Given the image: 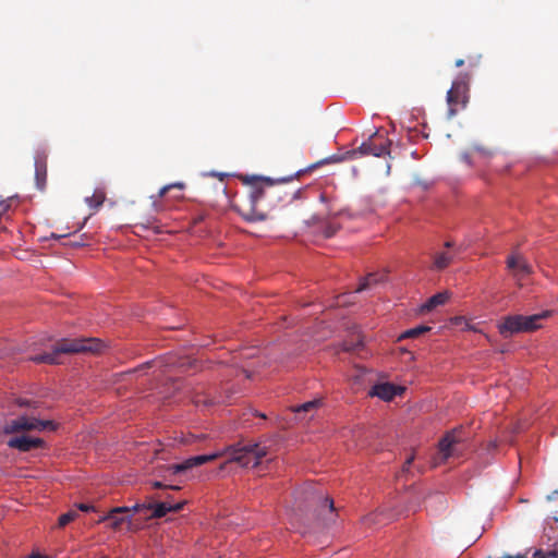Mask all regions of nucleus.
Listing matches in <instances>:
<instances>
[{"mask_svg": "<svg viewBox=\"0 0 558 558\" xmlns=\"http://www.w3.org/2000/svg\"><path fill=\"white\" fill-rule=\"evenodd\" d=\"M363 347V339L357 336V339L355 341H343L342 343V350L347 352H356L360 348Z\"/></svg>", "mask_w": 558, "mask_h": 558, "instance_id": "24", "label": "nucleus"}, {"mask_svg": "<svg viewBox=\"0 0 558 558\" xmlns=\"http://www.w3.org/2000/svg\"><path fill=\"white\" fill-rule=\"evenodd\" d=\"M460 442V438L456 432L447 433L438 444L440 461H447L449 458L454 457L457 452V445Z\"/></svg>", "mask_w": 558, "mask_h": 558, "instance_id": "14", "label": "nucleus"}, {"mask_svg": "<svg viewBox=\"0 0 558 558\" xmlns=\"http://www.w3.org/2000/svg\"><path fill=\"white\" fill-rule=\"evenodd\" d=\"M57 426L58 425L50 420H40L33 415H19L4 423L3 433L5 435H12L32 430H56Z\"/></svg>", "mask_w": 558, "mask_h": 558, "instance_id": "5", "label": "nucleus"}, {"mask_svg": "<svg viewBox=\"0 0 558 558\" xmlns=\"http://www.w3.org/2000/svg\"><path fill=\"white\" fill-rule=\"evenodd\" d=\"M381 515V512H373V513H369L367 515L364 517L363 519V523L366 525V526H372L374 524H377L379 523V517Z\"/></svg>", "mask_w": 558, "mask_h": 558, "instance_id": "27", "label": "nucleus"}, {"mask_svg": "<svg viewBox=\"0 0 558 558\" xmlns=\"http://www.w3.org/2000/svg\"><path fill=\"white\" fill-rule=\"evenodd\" d=\"M319 199L320 202L323 203H328L329 202V198L327 196V194L325 192H322L320 195H319Z\"/></svg>", "mask_w": 558, "mask_h": 558, "instance_id": "36", "label": "nucleus"}, {"mask_svg": "<svg viewBox=\"0 0 558 558\" xmlns=\"http://www.w3.org/2000/svg\"><path fill=\"white\" fill-rule=\"evenodd\" d=\"M159 497H160V498H163V496H159ZM163 501H171L170 496H168V495H167V496H165V500H163Z\"/></svg>", "mask_w": 558, "mask_h": 558, "instance_id": "43", "label": "nucleus"}, {"mask_svg": "<svg viewBox=\"0 0 558 558\" xmlns=\"http://www.w3.org/2000/svg\"><path fill=\"white\" fill-rule=\"evenodd\" d=\"M413 460H414V456H413V454H411V456L405 460V462H404V464H403V470H402L403 472H407V471L409 470V466H410V464L413 462Z\"/></svg>", "mask_w": 558, "mask_h": 558, "instance_id": "35", "label": "nucleus"}, {"mask_svg": "<svg viewBox=\"0 0 558 558\" xmlns=\"http://www.w3.org/2000/svg\"><path fill=\"white\" fill-rule=\"evenodd\" d=\"M28 558H48V557L41 556L39 554H32L31 556H28Z\"/></svg>", "mask_w": 558, "mask_h": 558, "instance_id": "41", "label": "nucleus"}, {"mask_svg": "<svg viewBox=\"0 0 558 558\" xmlns=\"http://www.w3.org/2000/svg\"><path fill=\"white\" fill-rule=\"evenodd\" d=\"M444 247V251H437L432 255L433 263L430 267L433 270L441 271L446 269L457 255L452 241L445 242Z\"/></svg>", "mask_w": 558, "mask_h": 558, "instance_id": "11", "label": "nucleus"}, {"mask_svg": "<svg viewBox=\"0 0 558 558\" xmlns=\"http://www.w3.org/2000/svg\"><path fill=\"white\" fill-rule=\"evenodd\" d=\"M153 487L154 488H170V489H173V490L180 489L179 486H168V485H163L161 482H154L153 483Z\"/></svg>", "mask_w": 558, "mask_h": 558, "instance_id": "33", "label": "nucleus"}, {"mask_svg": "<svg viewBox=\"0 0 558 558\" xmlns=\"http://www.w3.org/2000/svg\"><path fill=\"white\" fill-rule=\"evenodd\" d=\"M533 558H558V539L553 546L546 550L537 549L533 554Z\"/></svg>", "mask_w": 558, "mask_h": 558, "instance_id": "21", "label": "nucleus"}, {"mask_svg": "<svg viewBox=\"0 0 558 558\" xmlns=\"http://www.w3.org/2000/svg\"><path fill=\"white\" fill-rule=\"evenodd\" d=\"M391 142L374 133L367 142L363 143L359 150L362 155H372L375 157H384L390 154Z\"/></svg>", "mask_w": 558, "mask_h": 558, "instance_id": "7", "label": "nucleus"}, {"mask_svg": "<svg viewBox=\"0 0 558 558\" xmlns=\"http://www.w3.org/2000/svg\"><path fill=\"white\" fill-rule=\"evenodd\" d=\"M340 158L336 157V156H331V157H328V158H325L316 163H313L312 166L308 167V170H314L316 169L317 167L322 166V165H326V163H331V162H337L339 161Z\"/></svg>", "mask_w": 558, "mask_h": 558, "instance_id": "29", "label": "nucleus"}, {"mask_svg": "<svg viewBox=\"0 0 558 558\" xmlns=\"http://www.w3.org/2000/svg\"><path fill=\"white\" fill-rule=\"evenodd\" d=\"M172 189L183 190L184 189V184L178 182V183H172V184L165 185L163 187H161L159 190L158 197H163Z\"/></svg>", "mask_w": 558, "mask_h": 558, "instance_id": "28", "label": "nucleus"}, {"mask_svg": "<svg viewBox=\"0 0 558 558\" xmlns=\"http://www.w3.org/2000/svg\"><path fill=\"white\" fill-rule=\"evenodd\" d=\"M47 154L37 151L35 155V184L39 191H45L47 186Z\"/></svg>", "mask_w": 558, "mask_h": 558, "instance_id": "15", "label": "nucleus"}, {"mask_svg": "<svg viewBox=\"0 0 558 558\" xmlns=\"http://www.w3.org/2000/svg\"><path fill=\"white\" fill-rule=\"evenodd\" d=\"M17 403H19V405H21V407H28V405H29V401H27V400H23V399H20V400L17 401Z\"/></svg>", "mask_w": 558, "mask_h": 558, "instance_id": "37", "label": "nucleus"}, {"mask_svg": "<svg viewBox=\"0 0 558 558\" xmlns=\"http://www.w3.org/2000/svg\"><path fill=\"white\" fill-rule=\"evenodd\" d=\"M229 461L236 462L244 468H256L262 460L268 454L266 446L260 444H236L229 448Z\"/></svg>", "mask_w": 558, "mask_h": 558, "instance_id": "4", "label": "nucleus"}, {"mask_svg": "<svg viewBox=\"0 0 558 558\" xmlns=\"http://www.w3.org/2000/svg\"><path fill=\"white\" fill-rule=\"evenodd\" d=\"M76 517L77 512L75 510H70L59 517L58 524L60 527H63L73 520H75Z\"/></svg>", "mask_w": 558, "mask_h": 558, "instance_id": "25", "label": "nucleus"}, {"mask_svg": "<svg viewBox=\"0 0 558 558\" xmlns=\"http://www.w3.org/2000/svg\"><path fill=\"white\" fill-rule=\"evenodd\" d=\"M185 500L172 504V501H160L156 504H148L147 510H151L150 518H162L168 512H179L183 509Z\"/></svg>", "mask_w": 558, "mask_h": 558, "instance_id": "16", "label": "nucleus"}, {"mask_svg": "<svg viewBox=\"0 0 558 558\" xmlns=\"http://www.w3.org/2000/svg\"><path fill=\"white\" fill-rule=\"evenodd\" d=\"M129 508H130V512L136 513V512H141L143 510H147V505L135 504L133 507H129Z\"/></svg>", "mask_w": 558, "mask_h": 558, "instance_id": "32", "label": "nucleus"}, {"mask_svg": "<svg viewBox=\"0 0 558 558\" xmlns=\"http://www.w3.org/2000/svg\"><path fill=\"white\" fill-rule=\"evenodd\" d=\"M328 215H335V213H333L331 207H328Z\"/></svg>", "mask_w": 558, "mask_h": 558, "instance_id": "44", "label": "nucleus"}, {"mask_svg": "<svg viewBox=\"0 0 558 558\" xmlns=\"http://www.w3.org/2000/svg\"><path fill=\"white\" fill-rule=\"evenodd\" d=\"M155 364H156V362H147V363L143 364V365L141 366V368H144V367H151V366H154Z\"/></svg>", "mask_w": 558, "mask_h": 558, "instance_id": "39", "label": "nucleus"}, {"mask_svg": "<svg viewBox=\"0 0 558 558\" xmlns=\"http://www.w3.org/2000/svg\"><path fill=\"white\" fill-rule=\"evenodd\" d=\"M336 230L335 229H328L326 231V236H332L335 234Z\"/></svg>", "mask_w": 558, "mask_h": 558, "instance_id": "40", "label": "nucleus"}, {"mask_svg": "<svg viewBox=\"0 0 558 558\" xmlns=\"http://www.w3.org/2000/svg\"><path fill=\"white\" fill-rule=\"evenodd\" d=\"M379 281L378 276L375 274H368L365 278H363L356 288L355 292H362L367 289H371Z\"/></svg>", "mask_w": 558, "mask_h": 558, "instance_id": "23", "label": "nucleus"}, {"mask_svg": "<svg viewBox=\"0 0 558 558\" xmlns=\"http://www.w3.org/2000/svg\"><path fill=\"white\" fill-rule=\"evenodd\" d=\"M221 456H222L221 452H216V453H210V454H199V456L191 457L181 463H175V464L170 465L169 471L172 474L183 473V472H186L195 466H199L207 462L214 461Z\"/></svg>", "mask_w": 558, "mask_h": 558, "instance_id": "9", "label": "nucleus"}, {"mask_svg": "<svg viewBox=\"0 0 558 558\" xmlns=\"http://www.w3.org/2000/svg\"><path fill=\"white\" fill-rule=\"evenodd\" d=\"M253 186L250 194V202L252 209L244 215L247 221H264L267 216L264 213L255 210V204L260 199H267L271 208L277 207L279 204H289L300 194V190L293 193L286 192L280 186H275V183L269 178H253Z\"/></svg>", "mask_w": 558, "mask_h": 558, "instance_id": "1", "label": "nucleus"}, {"mask_svg": "<svg viewBox=\"0 0 558 558\" xmlns=\"http://www.w3.org/2000/svg\"><path fill=\"white\" fill-rule=\"evenodd\" d=\"M106 199V195L102 191H95L92 196L85 198L86 203L90 208H99Z\"/></svg>", "mask_w": 558, "mask_h": 558, "instance_id": "22", "label": "nucleus"}, {"mask_svg": "<svg viewBox=\"0 0 558 558\" xmlns=\"http://www.w3.org/2000/svg\"><path fill=\"white\" fill-rule=\"evenodd\" d=\"M403 390L404 388L395 386L393 384L383 383L373 386L369 395L376 396L385 401H390L393 399V397L401 395Z\"/></svg>", "mask_w": 558, "mask_h": 558, "instance_id": "17", "label": "nucleus"}, {"mask_svg": "<svg viewBox=\"0 0 558 558\" xmlns=\"http://www.w3.org/2000/svg\"><path fill=\"white\" fill-rule=\"evenodd\" d=\"M507 267L518 280H524L533 274L532 265L521 255H510L507 258Z\"/></svg>", "mask_w": 558, "mask_h": 558, "instance_id": "10", "label": "nucleus"}, {"mask_svg": "<svg viewBox=\"0 0 558 558\" xmlns=\"http://www.w3.org/2000/svg\"><path fill=\"white\" fill-rule=\"evenodd\" d=\"M550 315V311H544L530 316L509 315L498 325V329L505 338L514 333L532 332L541 328V320L548 318Z\"/></svg>", "mask_w": 558, "mask_h": 558, "instance_id": "3", "label": "nucleus"}, {"mask_svg": "<svg viewBox=\"0 0 558 558\" xmlns=\"http://www.w3.org/2000/svg\"><path fill=\"white\" fill-rule=\"evenodd\" d=\"M187 364H190V362H187L185 360L178 361V362H174L172 360H168L167 363H166L167 366H178V367H181V368H184Z\"/></svg>", "mask_w": 558, "mask_h": 558, "instance_id": "31", "label": "nucleus"}, {"mask_svg": "<svg viewBox=\"0 0 558 558\" xmlns=\"http://www.w3.org/2000/svg\"><path fill=\"white\" fill-rule=\"evenodd\" d=\"M110 521V526L113 530L120 529L123 523H128L131 527L132 517L130 515L129 507H116L109 511L108 514L100 518L99 522Z\"/></svg>", "mask_w": 558, "mask_h": 558, "instance_id": "13", "label": "nucleus"}, {"mask_svg": "<svg viewBox=\"0 0 558 558\" xmlns=\"http://www.w3.org/2000/svg\"><path fill=\"white\" fill-rule=\"evenodd\" d=\"M429 330H430V327H428V326H424V325L417 326V327L408 329L404 332H402L399 336L398 340L401 341L403 339L417 338L418 336H421Z\"/></svg>", "mask_w": 558, "mask_h": 558, "instance_id": "20", "label": "nucleus"}, {"mask_svg": "<svg viewBox=\"0 0 558 558\" xmlns=\"http://www.w3.org/2000/svg\"><path fill=\"white\" fill-rule=\"evenodd\" d=\"M462 161L470 167H480L488 161V151L485 146L472 144L466 151L461 155Z\"/></svg>", "mask_w": 558, "mask_h": 558, "instance_id": "12", "label": "nucleus"}, {"mask_svg": "<svg viewBox=\"0 0 558 558\" xmlns=\"http://www.w3.org/2000/svg\"><path fill=\"white\" fill-rule=\"evenodd\" d=\"M450 298L449 292L442 291L430 296L422 306L421 312H430L439 305H444Z\"/></svg>", "mask_w": 558, "mask_h": 558, "instance_id": "18", "label": "nucleus"}, {"mask_svg": "<svg viewBox=\"0 0 558 558\" xmlns=\"http://www.w3.org/2000/svg\"><path fill=\"white\" fill-rule=\"evenodd\" d=\"M307 500L318 505L322 509H328L330 513H333L335 511L333 500L329 497H325L322 493L312 492L308 495Z\"/></svg>", "mask_w": 558, "mask_h": 558, "instance_id": "19", "label": "nucleus"}, {"mask_svg": "<svg viewBox=\"0 0 558 558\" xmlns=\"http://www.w3.org/2000/svg\"><path fill=\"white\" fill-rule=\"evenodd\" d=\"M320 404V400H312V401H307V402H304L303 404L294 408L293 410L296 412V413H300V412H310L316 408H318V405Z\"/></svg>", "mask_w": 558, "mask_h": 558, "instance_id": "26", "label": "nucleus"}, {"mask_svg": "<svg viewBox=\"0 0 558 558\" xmlns=\"http://www.w3.org/2000/svg\"><path fill=\"white\" fill-rule=\"evenodd\" d=\"M468 84L463 80L453 81L451 88L447 92L448 118L456 116L460 108L466 102Z\"/></svg>", "mask_w": 558, "mask_h": 558, "instance_id": "6", "label": "nucleus"}, {"mask_svg": "<svg viewBox=\"0 0 558 558\" xmlns=\"http://www.w3.org/2000/svg\"><path fill=\"white\" fill-rule=\"evenodd\" d=\"M101 343L98 339H63L59 341L51 352L32 355L28 359L35 363L58 364L59 355L64 353L99 352Z\"/></svg>", "mask_w": 558, "mask_h": 558, "instance_id": "2", "label": "nucleus"}, {"mask_svg": "<svg viewBox=\"0 0 558 558\" xmlns=\"http://www.w3.org/2000/svg\"><path fill=\"white\" fill-rule=\"evenodd\" d=\"M463 64H464V60H463V59H458V60L456 61V66H458V68H459V66H462Z\"/></svg>", "mask_w": 558, "mask_h": 558, "instance_id": "42", "label": "nucleus"}, {"mask_svg": "<svg viewBox=\"0 0 558 558\" xmlns=\"http://www.w3.org/2000/svg\"><path fill=\"white\" fill-rule=\"evenodd\" d=\"M7 445L9 448L16 449L21 452H28L45 447V440L39 437L22 434L11 437Z\"/></svg>", "mask_w": 558, "mask_h": 558, "instance_id": "8", "label": "nucleus"}, {"mask_svg": "<svg viewBox=\"0 0 558 558\" xmlns=\"http://www.w3.org/2000/svg\"><path fill=\"white\" fill-rule=\"evenodd\" d=\"M557 496H558V492H557V490H555V492H553L550 495H548V496H547V499H548V500H554V499H555V497H557Z\"/></svg>", "mask_w": 558, "mask_h": 558, "instance_id": "38", "label": "nucleus"}, {"mask_svg": "<svg viewBox=\"0 0 558 558\" xmlns=\"http://www.w3.org/2000/svg\"><path fill=\"white\" fill-rule=\"evenodd\" d=\"M192 401L195 405H201V404H204V405H209L213 403L211 400L207 399V398H201V396L198 393H196L193 398H192Z\"/></svg>", "mask_w": 558, "mask_h": 558, "instance_id": "30", "label": "nucleus"}, {"mask_svg": "<svg viewBox=\"0 0 558 558\" xmlns=\"http://www.w3.org/2000/svg\"><path fill=\"white\" fill-rule=\"evenodd\" d=\"M77 508L81 510V511H84V512H88L90 510H94V507L90 506V505H87V504H78L77 505Z\"/></svg>", "mask_w": 558, "mask_h": 558, "instance_id": "34", "label": "nucleus"}]
</instances>
